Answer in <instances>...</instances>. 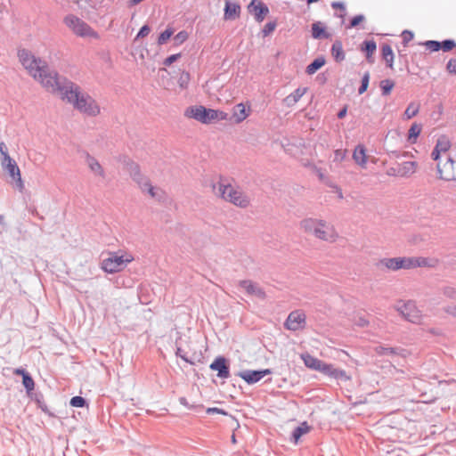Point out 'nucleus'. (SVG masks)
<instances>
[{"instance_id":"1","label":"nucleus","mask_w":456,"mask_h":456,"mask_svg":"<svg viewBox=\"0 0 456 456\" xmlns=\"http://www.w3.org/2000/svg\"><path fill=\"white\" fill-rule=\"evenodd\" d=\"M298 227L303 233L326 243H336L340 239L335 225L322 218H304L299 222Z\"/></svg>"},{"instance_id":"2","label":"nucleus","mask_w":456,"mask_h":456,"mask_svg":"<svg viewBox=\"0 0 456 456\" xmlns=\"http://www.w3.org/2000/svg\"><path fill=\"white\" fill-rule=\"evenodd\" d=\"M63 100L87 116L95 117L101 113V108L97 102L89 94L82 92L80 87L74 83L68 84Z\"/></svg>"},{"instance_id":"3","label":"nucleus","mask_w":456,"mask_h":456,"mask_svg":"<svg viewBox=\"0 0 456 456\" xmlns=\"http://www.w3.org/2000/svg\"><path fill=\"white\" fill-rule=\"evenodd\" d=\"M305 365L314 370L322 372L329 378L334 379L338 381H350L352 377L345 370L336 368L331 363H327L313 355L305 353L301 354Z\"/></svg>"},{"instance_id":"4","label":"nucleus","mask_w":456,"mask_h":456,"mask_svg":"<svg viewBox=\"0 0 456 456\" xmlns=\"http://www.w3.org/2000/svg\"><path fill=\"white\" fill-rule=\"evenodd\" d=\"M216 194L224 200L230 202L239 208H245L249 206L250 199L239 187L231 183L219 182L215 187Z\"/></svg>"},{"instance_id":"5","label":"nucleus","mask_w":456,"mask_h":456,"mask_svg":"<svg viewBox=\"0 0 456 456\" xmlns=\"http://www.w3.org/2000/svg\"><path fill=\"white\" fill-rule=\"evenodd\" d=\"M40 71L35 80H37L47 92L59 95L64 99V92L69 81L62 83L56 71L51 70L48 65Z\"/></svg>"},{"instance_id":"6","label":"nucleus","mask_w":456,"mask_h":456,"mask_svg":"<svg viewBox=\"0 0 456 456\" xmlns=\"http://www.w3.org/2000/svg\"><path fill=\"white\" fill-rule=\"evenodd\" d=\"M380 266L387 270L396 272L399 270H411L423 267L427 265V259L422 256H398L383 258L379 261Z\"/></svg>"},{"instance_id":"7","label":"nucleus","mask_w":456,"mask_h":456,"mask_svg":"<svg viewBox=\"0 0 456 456\" xmlns=\"http://www.w3.org/2000/svg\"><path fill=\"white\" fill-rule=\"evenodd\" d=\"M184 115L203 124H209L216 120H226L228 114L223 110L207 109L204 106H191L186 109Z\"/></svg>"},{"instance_id":"8","label":"nucleus","mask_w":456,"mask_h":456,"mask_svg":"<svg viewBox=\"0 0 456 456\" xmlns=\"http://www.w3.org/2000/svg\"><path fill=\"white\" fill-rule=\"evenodd\" d=\"M63 23L77 37L99 38L98 33L90 25L74 14L66 15Z\"/></svg>"},{"instance_id":"9","label":"nucleus","mask_w":456,"mask_h":456,"mask_svg":"<svg viewBox=\"0 0 456 456\" xmlns=\"http://www.w3.org/2000/svg\"><path fill=\"white\" fill-rule=\"evenodd\" d=\"M18 58L23 68L34 79L47 66L45 61L36 57L27 49H20L18 51Z\"/></svg>"},{"instance_id":"10","label":"nucleus","mask_w":456,"mask_h":456,"mask_svg":"<svg viewBox=\"0 0 456 456\" xmlns=\"http://www.w3.org/2000/svg\"><path fill=\"white\" fill-rule=\"evenodd\" d=\"M133 260L134 256L129 253H124L120 256L116 253H110L109 257L102 261V268L109 273H117L123 270Z\"/></svg>"},{"instance_id":"11","label":"nucleus","mask_w":456,"mask_h":456,"mask_svg":"<svg viewBox=\"0 0 456 456\" xmlns=\"http://www.w3.org/2000/svg\"><path fill=\"white\" fill-rule=\"evenodd\" d=\"M132 175L133 179L138 183L141 190L142 191H147L152 199L160 200L164 197V191L158 187L152 186L149 179L141 174L140 168L137 165H134L132 167Z\"/></svg>"},{"instance_id":"12","label":"nucleus","mask_w":456,"mask_h":456,"mask_svg":"<svg viewBox=\"0 0 456 456\" xmlns=\"http://www.w3.org/2000/svg\"><path fill=\"white\" fill-rule=\"evenodd\" d=\"M395 309L407 321L419 323L422 320L421 311L418 309L412 301H398Z\"/></svg>"},{"instance_id":"13","label":"nucleus","mask_w":456,"mask_h":456,"mask_svg":"<svg viewBox=\"0 0 456 456\" xmlns=\"http://www.w3.org/2000/svg\"><path fill=\"white\" fill-rule=\"evenodd\" d=\"M439 177L445 181L456 180V157H446L436 163Z\"/></svg>"},{"instance_id":"14","label":"nucleus","mask_w":456,"mask_h":456,"mask_svg":"<svg viewBox=\"0 0 456 456\" xmlns=\"http://www.w3.org/2000/svg\"><path fill=\"white\" fill-rule=\"evenodd\" d=\"M3 167L8 172L9 175L15 181L16 186L20 191L24 189V183L21 178L20 170L10 155H4V159H1Z\"/></svg>"},{"instance_id":"15","label":"nucleus","mask_w":456,"mask_h":456,"mask_svg":"<svg viewBox=\"0 0 456 456\" xmlns=\"http://www.w3.org/2000/svg\"><path fill=\"white\" fill-rule=\"evenodd\" d=\"M451 147V142L446 136H441L438 138L436 144L431 153V157L436 162L443 161V159L451 157L448 151Z\"/></svg>"},{"instance_id":"16","label":"nucleus","mask_w":456,"mask_h":456,"mask_svg":"<svg viewBox=\"0 0 456 456\" xmlns=\"http://www.w3.org/2000/svg\"><path fill=\"white\" fill-rule=\"evenodd\" d=\"M305 320L306 316L303 311H293L289 314L285 322V327L294 331L302 330L305 325Z\"/></svg>"},{"instance_id":"17","label":"nucleus","mask_w":456,"mask_h":456,"mask_svg":"<svg viewBox=\"0 0 456 456\" xmlns=\"http://www.w3.org/2000/svg\"><path fill=\"white\" fill-rule=\"evenodd\" d=\"M248 11L258 22H262L269 12L268 7L258 0H252L248 5Z\"/></svg>"},{"instance_id":"18","label":"nucleus","mask_w":456,"mask_h":456,"mask_svg":"<svg viewBox=\"0 0 456 456\" xmlns=\"http://www.w3.org/2000/svg\"><path fill=\"white\" fill-rule=\"evenodd\" d=\"M250 106L240 102L233 107L232 118L235 123L240 124L250 115Z\"/></svg>"},{"instance_id":"19","label":"nucleus","mask_w":456,"mask_h":456,"mask_svg":"<svg viewBox=\"0 0 456 456\" xmlns=\"http://www.w3.org/2000/svg\"><path fill=\"white\" fill-rule=\"evenodd\" d=\"M270 370H246L240 372L239 376L248 384H254L259 381L265 375L270 374Z\"/></svg>"},{"instance_id":"20","label":"nucleus","mask_w":456,"mask_h":456,"mask_svg":"<svg viewBox=\"0 0 456 456\" xmlns=\"http://www.w3.org/2000/svg\"><path fill=\"white\" fill-rule=\"evenodd\" d=\"M210 369L217 371V376L221 379H227L230 375L226 360L224 357H217L210 364Z\"/></svg>"},{"instance_id":"21","label":"nucleus","mask_w":456,"mask_h":456,"mask_svg":"<svg viewBox=\"0 0 456 456\" xmlns=\"http://www.w3.org/2000/svg\"><path fill=\"white\" fill-rule=\"evenodd\" d=\"M240 287L242 288L248 295L255 296L259 298L265 297V291L251 281H240Z\"/></svg>"},{"instance_id":"22","label":"nucleus","mask_w":456,"mask_h":456,"mask_svg":"<svg viewBox=\"0 0 456 456\" xmlns=\"http://www.w3.org/2000/svg\"><path fill=\"white\" fill-rule=\"evenodd\" d=\"M456 46V43L452 39H446L442 42L436 40H429V51L437 52L443 50L444 52H450Z\"/></svg>"},{"instance_id":"23","label":"nucleus","mask_w":456,"mask_h":456,"mask_svg":"<svg viewBox=\"0 0 456 456\" xmlns=\"http://www.w3.org/2000/svg\"><path fill=\"white\" fill-rule=\"evenodd\" d=\"M353 159L362 168H366L368 156L363 145H357L353 152Z\"/></svg>"},{"instance_id":"24","label":"nucleus","mask_w":456,"mask_h":456,"mask_svg":"<svg viewBox=\"0 0 456 456\" xmlns=\"http://www.w3.org/2000/svg\"><path fill=\"white\" fill-rule=\"evenodd\" d=\"M240 6L237 3H232L225 1L224 8V19L225 20H235L240 16Z\"/></svg>"},{"instance_id":"25","label":"nucleus","mask_w":456,"mask_h":456,"mask_svg":"<svg viewBox=\"0 0 456 456\" xmlns=\"http://www.w3.org/2000/svg\"><path fill=\"white\" fill-rule=\"evenodd\" d=\"M86 164L89 167V169L97 176L99 177H102V178H104L105 177V172H104V169L103 167H102V165L99 163V161L90 156V155H87L86 156Z\"/></svg>"},{"instance_id":"26","label":"nucleus","mask_w":456,"mask_h":456,"mask_svg":"<svg viewBox=\"0 0 456 456\" xmlns=\"http://www.w3.org/2000/svg\"><path fill=\"white\" fill-rule=\"evenodd\" d=\"M306 92H307L306 87H302V88L299 87V88L296 89L293 93L289 94L284 99V103L288 107L294 106L306 94Z\"/></svg>"},{"instance_id":"27","label":"nucleus","mask_w":456,"mask_h":456,"mask_svg":"<svg viewBox=\"0 0 456 456\" xmlns=\"http://www.w3.org/2000/svg\"><path fill=\"white\" fill-rule=\"evenodd\" d=\"M350 322L354 327H365L369 324L366 315L362 313H354L350 316Z\"/></svg>"},{"instance_id":"28","label":"nucleus","mask_w":456,"mask_h":456,"mask_svg":"<svg viewBox=\"0 0 456 456\" xmlns=\"http://www.w3.org/2000/svg\"><path fill=\"white\" fill-rule=\"evenodd\" d=\"M331 54L337 61H342L345 59L342 43L335 41L331 47Z\"/></svg>"},{"instance_id":"29","label":"nucleus","mask_w":456,"mask_h":456,"mask_svg":"<svg viewBox=\"0 0 456 456\" xmlns=\"http://www.w3.org/2000/svg\"><path fill=\"white\" fill-rule=\"evenodd\" d=\"M312 36L314 38L329 37V34L326 33L325 28L321 22H314L312 25Z\"/></svg>"},{"instance_id":"30","label":"nucleus","mask_w":456,"mask_h":456,"mask_svg":"<svg viewBox=\"0 0 456 456\" xmlns=\"http://www.w3.org/2000/svg\"><path fill=\"white\" fill-rule=\"evenodd\" d=\"M382 52V57L387 62V66L389 68H393L394 63V53L390 45H384L381 49Z\"/></svg>"},{"instance_id":"31","label":"nucleus","mask_w":456,"mask_h":456,"mask_svg":"<svg viewBox=\"0 0 456 456\" xmlns=\"http://www.w3.org/2000/svg\"><path fill=\"white\" fill-rule=\"evenodd\" d=\"M419 110V104L417 102H411L408 105L405 111L403 114V119L409 120L415 117Z\"/></svg>"},{"instance_id":"32","label":"nucleus","mask_w":456,"mask_h":456,"mask_svg":"<svg viewBox=\"0 0 456 456\" xmlns=\"http://www.w3.org/2000/svg\"><path fill=\"white\" fill-rule=\"evenodd\" d=\"M311 428L308 426L306 422H303L298 426L293 432L292 437L294 442L297 444L300 437L303 435L307 434L310 431Z\"/></svg>"},{"instance_id":"33","label":"nucleus","mask_w":456,"mask_h":456,"mask_svg":"<svg viewBox=\"0 0 456 456\" xmlns=\"http://www.w3.org/2000/svg\"><path fill=\"white\" fill-rule=\"evenodd\" d=\"M362 50H364L367 53V60L369 62H373L372 54L375 53L377 49V45L375 41L370 40L363 42Z\"/></svg>"},{"instance_id":"34","label":"nucleus","mask_w":456,"mask_h":456,"mask_svg":"<svg viewBox=\"0 0 456 456\" xmlns=\"http://www.w3.org/2000/svg\"><path fill=\"white\" fill-rule=\"evenodd\" d=\"M422 126L419 124L413 123L408 131V141L414 143L421 132Z\"/></svg>"},{"instance_id":"35","label":"nucleus","mask_w":456,"mask_h":456,"mask_svg":"<svg viewBox=\"0 0 456 456\" xmlns=\"http://www.w3.org/2000/svg\"><path fill=\"white\" fill-rule=\"evenodd\" d=\"M324 64L325 60L323 58H317L306 67V73L308 75H313L318 69H320Z\"/></svg>"},{"instance_id":"36","label":"nucleus","mask_w":456,"mask_h":456,"mask_svg":"<svg viewBox=\"0 0 456 456\" xmlns=\"http://www.w3.org/2000/svg\"><path fill=\"white\" fill-rule=\"evenodd\" d=\"M402 172L403 175H411L413 174L416 170V162L414 161H405L402 164Z\"/></svg>"},{"instance_id":"37","label":"nucleus","mask_w":456,"mask_h":456,"mask_svg":"<svg viewBox=\"0 0 456 456\" xmlns=\"http://www.w3.org/2000/svg\"><path fill=\"white\" fill-rule=\"evenodd\" d=\"M174 30L171 28H167L163 31L158 37V45H161L166 44L170 37L173 36Z\"/></svg>"},{"instance_id":"38","label":"nucleus","mask_w":456,"mask_h":456,"mask_svg":"<svg viewBox=\"0 0 456 456\" xmlns=\"http://www.w3.org/2000/svg\"><path fill=\"white\" fill-rule=\"evenodd\" d=\"M395 86V83L390 79H385L380 82V88L382 90V94L385 95H388Z\"/></svg>"},{"instance_id":"39","label":"nucleus","mask_w":456,"mask_h":456,"mask_svg":"<svg viewBox=\"0 0 456 456\" xmlns=\"http://www.w3.org/2000/svg\"><path fill=\"white\" fill-rule=\"evenodd\" d=\"M22 383L28 392H31L35 388V382L29 374L24 375Z\"/></svg>"},{"instance_id":"40","label":"nucleus","mask_w":456,"mask_h":456,"mask_svg":"<svg viewBox=\"0 0 456 456\" xmlns=\"http://www.w3.org/2000/svg\"><path fill=\"white\" fill-rule=\"evenodd\" d=\"M429 456H448L444 445L437 444L429 452Z\"/></svg>"},{"instance_id":"41","label":"nucleus","mask_w":456,"mask_h":456,"mask_svg":"<svg viewBox=\"0 0 456 456\" xmlns=\"http://www.w3.org/2000/svg\"><path fill=\"white\" fill-rule=\"evenodd\" d=\"M189 37L188 33L185 30L180 31L174 37V42L175 45H182Z\"/></svg>"},{"instance_id":"42","label":"nucleus","mask_w":456,"mask_h":456,"mask_svg":"<svg viewBox=\"0 0 456 456\" xmlns=\"http://www.w3.org/2000/svg\"><path fill=\"white\" fill-rule=\"evenodd\" d=\"M276 28V23L274 21L268 22L265 25L262 33L264 37H266L273 33Z\"/></svg>"},{"instance_id":"43","label":"nucleus","mask_w":456,"mask_h":456,"mask_svg":"<svg viewBox=\"0 0 456 456\" xmlns=\"http://www.w3.org/2000/svg\"><path fill=\"white\" fill-rule=\"evenodd\" d=\"M86 400L81 396H74L70 400V405L73 407H84Z\"/></svg>"},{"instance_id":"44","label":"nucleus","mask_w":456,"mask_h":456,"mask_svg":"<svg viewBox=\"0 0 456 456\" xmlns=\"http://www.w3.org/2000/svg\"><path fill=\"white\" fill-rule=\"evenodd\" d=\"M369 78H370L369 73H365L362 77V85L359 88L360 94H363L367 90L368 85H369Z\"/></svg>"},{"instance_id":"45","label":"nucleus","mask_w":456,"mask_h":456,"mask_svg":"<svg viewBox=\"0 0 456 456\" xmlns=\"http://www.w3.org/2000/svg\"><path fill=\"white\" fill-rule=\"evenodd\" d=\"M444 294L447 297L456 300V289L455 288H453V287H445L444 289Z\"/></svg>"},{"instance_id":"46","label":"nucleus","mask_w":456,"mask_h":456,"mask_svg":"<svg viewBox=\"0 0 456 456\" xmlns=\"http://www.w3.org/2000/svg\"><path fill=\"white\" fill-rule=\"evenodd\" d=\"M365 20V17L362 14L354 16L350 22V28H354L358 26L360 23Z\"/></svg>"},{"instance_id":"47","label":"nucleus","mask_w":456,"mask_h":456,"mask_svg":"<svg viewBox=\"0 0 456 456\" xmlns=\"http://www.w3.org/2000/svg\"><path fill=\"white\" fill-rule=\"evenodd\" d=\"M446 69L449 73L456 75V58H452L448 61Z\"/></svg>"},{"instance_id":"48","label":"nucleus","mask_w":456,"mask_h":456,"mask_svg":"<svg viewBox=\"0 0 456 456\" xmlns=\"http://www.w3.org/2000/svg\"><path fill=\"white\" fill-rule=\"evenodd\" d=\"M181 54L180 53H176V54H172L170 55L169 57H167V59H165L164 61V65L166 66H170L173 62H175V61H177L179 58H180Z\"/></svg>"},{"instance_id":"49","label":"nucleus","mask_w":456,"mask_h":456,"mask_svg":"<svg viewBox=\"0 0 456 456\" xmlns=\"http://www.w3.org/2000/svg\"><path fill=\"white\" fill-rule=\"evenodd\" d=\"M150 31H151V28L148 25L142 26L136 36V39L139 37H144L148 36Z\"/></svg>"},{"instance_id":"50","label":"nucleus","mask_w":456,"mask_h":456,"mask_svg":"<svg viewBox=\"0 0 456 456\" xmlns=\"http://www.w3.org/2000/svg\"><path fill=\"white\" fill-rule=\"evenodd\" d=\"M189 79H190V76H189V73H183L179 78V81H180V86L182 87H187V85H188V82H189Z\"/></svg>"},{"instance_id":"51","label":"nucleus","mask_w":456,"mask_h":456,"mask_svg":"<svg viewBox=\"0 0 456 456\" xmlns=\"http://www.w3.org/2000/svg\"><path fill=\"white\" fill-rule=\"evenodd\" d=\"M376 352L379 354H394V350L392 348H387V347H378L376 349Z\"/></svg>"},{"instance_id":"52","label":"nucleus","mask_w":456,"mask_h":456,"mask_svg":"<svg viewBox=\"0 0 456 456\" xmlns=\"http://www.w3.org/2000/svg\"><path fill=\"white\" fill-rule=\"evenodd\" d=\"M207 413H208V414L218 413V414H223V415L226 414V412L224 410L216 408V407L208 408Z\"/></svg>"},{"instance_id":"53","label":"nucleus","mask_w":456,"mask_h":456,"mask_svg":"<svg viewBox=\"0 0 456 456\" xmlns=\"http://www.w3.org/2000/svg\"><path fill=\"white\" fill-rule=\"evenodd\" d=\"M179 402H180V403H181L182 405L185 406V407H186V408H188V409H194V408H196V406H195V405H191V404L188 403V401H187V399H186L185 397H181V398L179 399Z\"/></svg>"},{"instance_id":"54","label":"nucleus","mask_w":456,"mask_h":456,"mask_svg":"<svg viewBox=\"0 0 456 456\" xmlns=\"http://www.w3.org/2000/svg\"><path fill=\"white\" fill-rule=\"evenodd\" d=\"M0 153L2 155V159H4V155H9L4 142H0Z\"/></svg>"},{"instance_id":"55","label":"nucleus","mask_w":456,"mask_h":456,"mask_svg":"<svg viewBox=\"0 0 456 456\" xmlns=\"http://www.w3.org/2000/svg\"><path fill=\"white\" fill-rule=\"evenodd\" d=\"M331 5H332V7H333L334 9L340 10V11H341V12H345V5H344V4H342V3H339V2H334V3H332V4H331Z\"/></svg>"},{"instance_id":"56","label":"nucleus","mask_w":456,"mask_h":456,"mask_svg":"<svg viewBox=\"0 0 456 456\" xmlns=\"http://www.w3.org/2000/svg\"><path fill=\"white\" fill-rule=\"evenodd\" d=\"M13 373L15 375H20V376H22V378L24 377V375H28V373L27 371H25L23 369H15L13 370Z\"/></svg>"},{"instance_id":"57","label":"nucleus","mask_w":456,"mask_h":456,"mask_svg":"<svg viewBox=\"0 0 456 456\" xmlns=\"http://www.w3.org/2000/svg\"><path fill=\"white\" fill-rule=\"evenodd\" d=\"M403 37L404 41H409L412 38V34L411 32L404 31L403 33Z\"/></svg>"},{"instance_id":"58","label":"nucleus","mask_w":456,"mask_h":456,"mask_svg":"<svg viewBox=\"0 0 456 456\" xmlns=\"http://www.w3.org/2000/svg\"><path fill=\"white\" fill-rule=\"evenodd\" d=\"M346 108H343L338 113V118H343L346 115Z\"/></svg>"},{"instance_id":"59","label":"nucleus","mask_w":456,"mask_h":456,"mask_svg":"<svg viewBox=\"0 0 456 456\" xmlns=\"http://www.w3.org/2000/svg\"><path fill=\"white\" fill-rule=\"evenodd\" d=\"M447 312L452 314V316L456 317V305L450 307Z\"/></svg>"},{"instance_id":"60","label":"nucleus","mask_w":456,"mask_h":456,"mask_svg":"<svg viewBox=\"0 0 456 456\" xmlns=\"http://www.w3.org/2000/svg\"><path fill=\"white\" fill-rule=\"evenodd\" d=\"M336 155H337L338 157H341V158H343V157H344V153H343L341 151H336Z\"/></svg>"},{"instance_id":"61","label":"nucleus","mask_w":456,"mask_h":456,"mask_svg":"<svg viewBox=\"0 0 456 456\" xmlns=\"http://www.w3.org/2000/svg\"><path fill=\"white\" fill-rule=\"evenodd\" d=\"M305 1H306V3H307L308 4H313V3H316V2H318L319 0H305Z\"/></svg>"},{"instance_id":"62","label":"nucleus","mask_w":456,"mask_h":456,"mask_svg":"<svg viewBox=\"0 0 456 456\" xmlns=\"http://www.w3.org/2000/svg\"><path fill=\"white\" fill-rule=\"evenodd\" d=\"M232 440L233 443L236 442L234 435L232 436Z\"/></svg>"},{"instance_id":"63","label":"nucleus","mask_w":456,"mask_h":456,"mask_svg":"<svg viewBox=\"0 0 456 456\" xmlns=\"http://www.w3.org/2000/svg\"><path fill=\"white\" fill-rule=\"evenodd\" d=\"M434 265L431 263V260L429 259V264H428V266L431 267L433 266Z\"/></svg>"}]
</instances>
